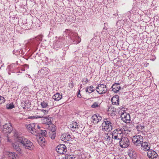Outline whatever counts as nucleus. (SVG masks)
<instances>
[{"label":"nucleus","instance_id":"nucleus-1","mask_svg":"<svg viewBox=\"0 0 159 159\" xmlns=\"http://www.w3.org/2000/svg\"><path fill=\"white\" fill-rule=\"evenodd\" d=\"M27 128L30 132L36 136H40L41 135L42 136H46V131L40 129V127L37 124L36 125L35 123L29 124L27 126Z\"/></svg>","mask_w":159,"mask_h":159},{"label":"nucleus","instance_id":"nucleus-2","mask_svg":"<svg viewBox=\"0 0 159 159\" xmlns=\"http://www.w3.org/2000/svg\"><path fill=\"white\" fill-rule=\"evenodd\" d=\"M123 130L122 129H117L113 131L112 133V139L114 141H116L118 143L120 140L124 137Z\"/></svg>","mask_w":159,"mask_h":159},{"label":"nucleus","instance_id":"nucleus-3","mask_svg":"<svg viewBox=\"0 0 159 159\" xmlns=\"http://www.w3.org/2000/svg\"><path fill=\"white\" fill-rule=\"evenodd\" d=\"M14 135L16 142L21 144L23 146L25 144V143L28 140V139L21 135L18 132H15Z\"/></svg>","mask_w":159,"mask_h":159},{"label":"nucleus","instance_id":"nucleus-4","mask_svg":"<svg viewBox=\"0 0 159 159\" xmlns=\"http://www.w3.org/2000/svg\"><path fill=\"white\" fill-rule=\"evenodd\" d=\"M113 125L111 122L108 119H105L102 125V130L104 131H110L111 130Z\"/></svg>","mask_w":159,"mask_h":159},{"label":"nucleus","instance_id":"nucleus-5","mask_svg":"<svg viewBox=\"0 0 159 159\" xmlns=\"http://www.w3.org/2000/svg\"><path fill=\"white\" fill-rule=\"evenodd\" d=\"M78 34L76 33H71L70 34V40L69 41L70 43L71 44H77L80 43L81 41V39L78 36Z\"/></svg>","mask_w":159,"mask_h":159},{"label":"nucleus","instance_id":"nucleus-6","mask_svg":"<svg viewBox=\"0 0 159 159\" xmlns=\"http://www.w3.org/2000/svg\"><path fill=\"white\" fill-rule=\"evenodd\" d=\"M120 143V147L122 148H127L129 145L130 141L129 139L126 137H124L118 142Z\"/></svg>","mask_w":159,"mask_h":159},{"label":"nucleus","instance_id":"nucleus-7","mask_svg":"<svg viewBox=\"0 0 159 159\" xmlns=\"http://www.w3.org/2000/svg\"><path fill=\"white\" fill-rule=\"evenodd\" d=\"M143 136L139 135H136L132 138V141L133 143L136 146H140L143 142Z\"/></svg>","mask_w":159,"mask_h":159},{"label":"nucleus","instance_id":"nucleus-8","mask_svg":"<svg viewBox=\"0 0 159 159\" xmlns=\"http://www.w3.org/2000/svg\"><path fill=\"white\" fill-rule=\"evenodd\" d=\"M106 85L104 84H99L97 87L96 90L97 92L100 94H104L107 92Z\"/></svg>","mask_w":159,"mask_h":159},{"label":"nucleus","instance_id":"nucleus-9","mask_svg":"<svg viewBox=\"0 0 159 159\" xmlns=\"http://www.w3.org/2000/svg\"><path fill=\"white\" fill-rule=\"evenodd\" d=\"M56 150L58 153L61 154H64L67 151L66 147L64 144H60L56 148Z\"/></svg>","mask_w":159,"mask_h":159},{"label":"nucleus","instance_id":"nucleus-10","mask_svg":"<svg viewBox=\"0 0 159 159\" xmlns=\"http://www.w3.org/2000/svg\"><path fill=\"white\" fill-rule=\"evenodd\" d=\"M12 129V127L10 123H6L3 125L2 130L4 133H10L11 132Z\"/></svg>","mask_w":159,"mask_h":159},{"label":"nucleus","instance_id":"nucleus-11","mask_svg":"<svg viewBox=\"0 0 159 159\" xmlns=\"http://www.w3.org/2000/svg\"><path fill=\"white\" fill-rule=\"evenodd\" d=\"M120 117L122 120L125 122L129 123L130 120V115L124 111L121 113Z\"/></svg>","mask_w":159,"mask_h":159},{"label":"nucleus","instance_id":"nucleus-12","mask_svg":"<svg viewBox=\"0 0 159 159\" xmlns=\"http://www.w3.org/2000/svg\"><path fill=\"white\" fill-rule=\"evenodd\" d=\"M147 156L150 159H156L158 156L157 153L152 150L148 151Z\"/></svg>","mask_w":159,"mask_h":159},{"label":"nucleus","instance_id":"nucleus-13","mask_svg":"<svg viewBox=\"0 0 159 159\" xmlns=\"http://www.w3.org/2000/svg\"><path fill=\"white\" fill-rule=\"evenodd\" d=\"M12 146L13 148L16 151L19 155H20L21 156L23 155V151L19 146L18 144H17L16 143H12Z\"/></svg>","mask_w":159,"mask_h":159},{"label":"nucleus","instance_id":"nucleus-14","mask_svg":"<svg viewBox=\"0 0 159 159\" xmlns=\"http://www.w3.org/2000/svg\"><path fill=\"white\" fill-rule=\"evenodd\" d=\"M25 144H25L23 146L25 149L30 150H32L34 149V146L33 143L30 140L28 139Z\"/></svg>","mask_w":159,"mask_h":159},{"label":"nucleus","instance_id":"nucleus-15","mask_svg":"<svg viewBox=\"0 0 159 159\" xmlns=\"http://www.w3.org/2000/svg\"><path fill=\"white\" fill-rule=\"evenodd\" d=\"M91 119L94 124H97L102 120V117L99 114H95L93 115Z\"/></svg>","mask_w":159,"mask_h":159},{"label":"nucleus","instance_id":"nucleus-16","mask_svg":"<svg viewBox=\"0 0 159 159\" xmlns=\"http://www.w3.org/2000/svg\"><path fill=\"white\" fill-rule=\"evenodd\" d=\"M116 109L112 106H110L107 107V111L108 114L110 115L111 116H114L115 115Z\"/></svg>","mask_w":159,"mask_h":159},{"label":"nucleus","instance_id":"nucleus-17","mask_svg":"<svg viewBox=\"0 0 159 159\" xmlns=\"http://www.w3.org/2000/svg\"><path fill=\"white\" fill-rule=\"evenodd\" d=\"M140 145H141V149L144 151H149L150 149V145L149 143L143 142Z\"/></svg>","mask_w":159,"mask_h":159},{"label":"nucleus","instance_id":"nucleus-18","mask_svg":"<svg viewBox=\"0 0 159 159\" xmlns=\"http://www.w3.org/2000/svg\"><path fill=\"white\" fill-rule=\"evenodd\" d=\"M79 125L78 123L76 121H73L70 124V129L73 131H75L77 130L79 128Z\"/></svg>","mask_w":159,"mask_h":159},{"label":"nucleus","instance_id":"nucleus-19","mask_svg":"<svg viewBox=\"0 0 159 159\" xmlns=\"http://www.w3.org/2000/svg\"><path fill=\"white\" fill-rule=\"evenodd\" d=\"M61 140L64 141H69L70 139V135L68 133H67L61 135Z\"/></svg>","mask_w":159,"mask_h":159},{"label":"nucleus","instance_id":"nucleus-20","mask_svg":"<svg viewBox=\"0 0 159 159\" xmlns=\"http://www.w3.org/2000/svg\"><path fill=\"white\" fill-rule=\"evenodd\" d=\"M112 90L115 93L118 92L120 89V87L119 83H115L112 85Z\"/></svg>","mask_w":159,"mask_h":159},{"label":"nucleus","instance_id":"nucleus-21","mask_svg":"<svg viewBox=\"0 0 159 159\" xmlns=\"http://www.w3.org/2000/svg\"><path fill=\"white\" fill-rule=\"evenodd\" d=\"M119 96L118 95L114 96L111 99V101L113 105H118L119 104Z\"/></svg>","mask_w":159,"mask_h":159},{"label":"nucleus","instance_id":"nucleus-22","mask_svg":"<svg viewBox=\"0 0 159 159\" xmlns=\"http://www.w3.org/2000/svg\"><path fill=\"white\" fill-rule=\"evenodd\" d=\"M7 155L10 158L12 159H18L19 157L14 152H8L7 153Z\"/></svg>","mask_w":159,"mask_h":159},{"label":"nucleus","instance_id":"nucleus-23","mask_svg":"<svg viewBox=\"0 0 159 159\" xmlns=\"http://www.w3.org/2000/svg\"><path fill=\"white\" fill-rule=\"evenodd\" d=\"M62 98V95L58 93H56L52 96V98L57 101L60 100Z\"/></svg>","mask_w":159,"mask_h":159},{"label":"nucleus","instance_id":"nucleus-24","mask_svg":"<svg viewBox=\"0 0 159 159\" xmlns=\"http://www.w3.org/2000/svg\"><path fill=\"white\" fill-rule=\"evenodd\" d=\"M144 126L143 124H138L136 126V129L138 131H142L144 130Z\"/></svg>","mask_w":159,"mask_h":159},{"label":"nucleus","instance_id":"nucleus-25","mask_svg":"<svg viewBox=\"0 0 159 159\" xmlns=\"http://www.w3.org/2000/svg\"><path fill=\"white\" fill-rule=\"evenodd\" d=\"M50 110V108L48 109L47 110H43L42 109L41 110V112L43 113V114L40 115V116H43V117L44 119H47L48 118V116L44 117L43 116L44 115H47L48 113V112Z\"/></svg>","mask_w":159,"mask_h":159},{"label":"nucleus","instance_id":"nucleus-26","mask_svg":"<svg viewBox=\"0 0 159 159\" xmlns=\"http://www.w3.org/2000/svg\"><path fill=\"white\" fill-rule=\"evenodd\" d=\"M94 87L93 86H87L85 89L86 92H88L89 93H90L93 92L95 89H93Z\"/></svg>","mask_w":159,"mask_h":159},{"label":"nucleus","instance_id":"nucleus-27","mask_svg":"<svg viewBox=\"0 0 159 159\" xmlns=\"http://www.w3.org/2000/svg\"><path fill=\"white\" fill-rule=\"evenodd\" d=\"M48 129L51 131L50 132H56V128L55 126L54 125L51 124L48 126Z\"/></svg>","mask_w":159,"mask_h":159},{"label":"nucleus","instance_id":"nucleus-28","mask_svg":"<svg viewBox=\"0 0 159 159\" xmlns=\"http://www.w3.org/2000/svg\"><path fill=\"white\" fill-rule=\"evenodd\" d=\"M109 134L105 133V135L104 136L105 140L106 141H107L108 142H111V137L109 135Z\"/></svg>","mask_w":159,"mask_h":159},{"label":"nucleus","instance_id":"nucleus-29","mask_svg":"<svg viewBox=\"0 0 159 159\" xmlns=\"http://www.w3.org/2000/svg\"><path fill=\"white\" fill-rule=\"evenodd\" d=\"M6 108L8 109H11L15 107L13 103L7 104L6 106Z\"/></svg>","mask_w":159,"mask_h":159},{"label":"nucleus","instance_id":"nucleus-30","mask_svg":"<svg viewBox=\"0 0 159 159\" xmlns=\"http://www.w3.org/2000/svg\"><path fill=\"white\" fill-rule=\"evenodd\" d=\"M49 137L52 139H55L56 136V132H49Z\"/></svg>","mask_w":159,"mask_h":159},{"label":"nucleus","instance_id":"nucleus-31","mask_svg":"<svg viewBox=\"0 0 159 159\" xmlns=\"http://www.w3.org/2000/svg\"><path fill=\"white\" fill-rule=\"evenodd\" d=\"M75 157L73 155L66 154L65 156V159H75Z\"/></svg>","mask_w":159,"mask_h":159},{"label":"nucleus","instance_id":"nucleus-32","mask_svg":"<svg viewBox=\"0 0 159 159\" xmlns=\"http://www.w3.org/2000/svg\"><path fill=\"white\" fill-rule=\"evenodd\" d=\"M41 105L43 108H46L48 107V103L45 101H43L41 102Z\"/></svg>","mask_w":159,"mask_h":159},{"label":"nucleus","instance_id":"nucleus-33","mask_svg":"<svg viewBox=\"0 0 159 159\" xmlns=\"http://www.w3.org/2000/svg\"><path fill=\"white\" fill-rule=\"evenodd\" d=\"M59 40H58L57 41L56 43H54L53 44V46L54 47L55 45L56 44H58V47L59 48H61L62 47V42L61 41V43H60V44H59V42H60V38H59Z\"/></svg>","mask_w":159,"mask_h":159},{"label":"nucleus","instance_id":"nucleus-34","mask_svg":"<svg viewBox=\"0 0 159 159\" xmlns=\"http://www.w3.org/2000/svg\"><path fill=\"white\" fill-rule=\"evenodd\" d=\"M39 144H40L41 143H45V141L44 138L43 137H40L39 140Z\"/></svg>","mask_w":159,"mask_h":159},{"label":"nucleus","instance_id":"nucleus-35","mask_svg":"<svg viewBox=\"0 0 159 159\" xmlns=\"http://www.w3.org/2000/svg\"><path fill=\"white\" fill-rule=\"evenodd\" d=\"M99 106V105L98 102H95L91 105L92 108H97Z\"/></svg>","mask_w":159,"mask_h":159},{"label":"nucleus","instance_id":"nucleus-36","mask_svg":"<svg viewBox=\"0 0 159 159\" xmlns=\"http://www.w3.org/2000/svg\"><path fill=\"white\" fill-rule=\"evenodd\" d=\"M43 117V116H40L39 115H37L36 116H30L29 118L31 119V118H41Z\"/></svg>","mask_w":159,"mask_h":159},{"label":"nucleus","instance_id":"nucleus-37","mask_svg":"<svg viewBox=\"0 0 159 159\" xmlns=\"http://www.w3.org/2000/svg\"><path fill=\"white\" fill-rule=\"evenodd\" d=\"M5 102L4 98L3 97L0 96V104L4 103Z\"/></svg>","mask_w":159,"mask_h":159},{"label":"nucleus","instance_id":"nucleus-38","mask_svg":"<svg viewBox=\"0 0 159 159\" xmlns=\"http://www.w3.org/2000/svg\"><path fill=\"white\" fill-rule=\"evenodd\" d=\"M69 87L70 88H72L73 86H74V84H73V82H72V83H70L69 84Z\"/></svg>","mask_w":159,"mask_h":159},{"label":"nucleus","instance_id":"nucleus-39","mask_svg":"<svg viewBox=\"0 0 159 159\" xmlns=\"http://www.w3.org/2000/svg\"><path fill=\"white\" fill-rule=\"evenodd\" d=\"M21 107H23V108L24 109H25L26 105L25 104H24V103H21Z\"/></svg>","mask_w":159,"mask_h":159},{"label":"nucleus","instance_id":"nucleus-40","mask_svg":"<svg viewBox=\"0 0 159 159\" xmlns=\"http://www.w3.org/2000/svg\"><path fill=\"white\" fill-rule=\"evenodd\" d=\"M79 93L77 94V96L78 97L81 98V95L80 93V90H79Z\"/></svg>","mask_w":159,"mask_h":159},{"label":"nucleus","instance_id":"nucleus-41","mask_svg":"<svg viewBox=\"0 0 159 159\" xmlns=\"http://www.w3.org/2000/svg\"><path fill=\"white\" fill-rule=\"evenodd\" d=\"M107 28H106L105 26L103 28V30H107Z\"/></svg>","mask_w":159,"mask_h":159},{"label":"nucleus","instance_id":"nucleus-42","mask_svg":"<svg viewBox=\"0 0 159 159\" xmlns=\"http://www.w3.org/2000/svg\"><path fill=\"white\" fill-rule=\"evenodd\" d=\"M27 75H28V77L29 78H31V76H30V75L27 74Z\"/></svg>","mask_w":159,"mask_h":159},{"label":"nucleus","instance_id":"nucleus-43","mask_svg":"<svg viewBox=\"0 0 159 159\" xmlns=\"http://www.w3.org/2000/svg\"><path fill=\"white\" fill-rule=\"evenodd\" d=\"M25 66L26 67H27V68L28 69V68H29V65H27V64H25Z\"/></svg>","mask_w":159,"mask_h":159},{"label":"nucleus","instance_id":"nucleus-44","mask_svg":"<svg viewBox=\"0 0 159 159\" xmlns=\"http://www.w3.org/2000/svg\"><path fill=\"white\" fill-rule=\"evenodd\" d=\"M88 81H89L88 80V79L87 78H86V80H85V82L86 83H87Z\"/></svg>","mask_w":159,"mask_h":159},{"label":"nucleus","instance_id":"nucleus-45","mask_svg":"<svg viewBox=\"0 0 159 159\" xmlns=\"http://www.w3.org/2000/svg\"><path fill=\"white\" fill-rule=\"evenodd\" d=\"M51 121L50 120L47 124L49 125L50 124H51Z\"/></svg>","mask_w":159,"mask_h":159},{"label":"nucleus","instance_id":"nucleus-46","mask_svg":"<svg viewBox=\"0 0 159 159\" xmlns=\"http://www.w3.org/2000/svg\"><path fill=\"white\" fill-rule=\"evenodd\" d=\"M21 70L23 71H25V70L24 69H23Z\"/></svg>","mask_w":159,"mask_h":159},{"label":"nucleus","instance_id":"nucleus-47","mask_svg":"<svg viewBox=\"0 0 159 159\" xmlns=\"http://www.w3.org/2000/svg\"><path fill=\"white\" fill-rule=\"evenodd\" d=\"M129 155L130 156V155H131V153L129 154Z\"/></svg>","mask_w":159,"mask_h":159},{"label":"nucleus","instance_id":"nucleus-48","mask_svg":"<svg viewBox=\"0 0 159 159\" xmlns=\"http://www.w3.org/2000/svg\"><path fill=\"white\" fill-rule=\"evenodd\" d=\"M61 39H61V40H63V38H61Z\"/></svg>","mask_w":159,"mask_h":159},{"label":"nucleus","instance_id":"nucleus-49","mask_svg":"<svg viewBox=\"0 0 159 159\" xmlns=\"http://www.w3.org/2000/svg\"><path fill=\"white\" fill-rule=\"evenodd\" d=\"M80 86H82V84H81L80 85Z\"/></svg>","mask_w":159,"mask_h":159}]
</instances>
